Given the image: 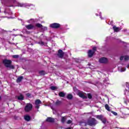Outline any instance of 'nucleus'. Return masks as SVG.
I'll return each mask as SVG.
<instances>
[{"label":"nucleus","instance_id":"f257e3e1","mask_svg":"<svg viewBox=\"0 0 129 129\" xmlns=\"http://www.w3.org/2000/svg\"><path fill=\"white\" fill-rule=\"evenodd\" d=\"M79 123L80 125H82V126H86L87 124L90 125V126H93V125H96L97 124V120L94 118H92L88 120L87 122L85 121H80Z\"/></svg>","mask_w":129,"mask_h":129},{"label":"nucleus","instance_id":"f03ea898","mask_svg":"<svg viewBox=\"0 0 129 129\" xmlns=\"http://www.w3.org/2000/svg\"><path fill=\"white\" fill-rule=\"evenodd\" d=\"M3 64L7 68H10V69H15V66L12 64V60L4 59L3 60Z\"/></svg>","mask_w":129,"mask_h":129},{"label":"nucleus","instance_id":"7ed1b4c3","mask_svg":"<svg viewBox=\"0 0 129 129\" xmlns=\"http://www.w3.org/2000/svg\"><path fill=\"white\" fill-rule=\"evenodd\" d=\"M32 108L33 105L32 104L27 103L25 107V111H26V112H29V111L32 110Z\"/></svg>","mask_w":129,"mask_h":129},{"label":"nucleus","instance_id":"20e7f679","mask_svg":"<svg viewBox=\"0 0 129 129\" xmlns=\"http://www.w3.org/2000/svg\"><path fill=\"white\" fill-rule=\"evenodd\" d=\"M40 104H42V101L39 99L36 100L35 101V107L37 109L40 108Z\"/></svg>","mask_w":129,"mask_h":129},{"label":"nucleus","instance_id":"39448f33","mask_svg":"<svg viewBox=\"0 0 129 129\" xmlns=\"http://www.w3.org/2000/svg\"><path fill=\"white\" fill-rule=\"evenodd\" d=\"M99 62L102 64H106L108 62V59L106 57H101L99 59Z\"/></svg>","mask_w":129,"mask_h":129},{"label":"nucleus","instance_id":"423d86ee","mask_svg":"<svg viewBox=\"0 0 129 129\" xmlns=\"http://www.w3.org/2000/svg\"><path fill=\"white\" fill-rule=\"evenodd\" d=\"M50 27L53 29H58L60 27V24L58 23H53L50 25Z\"/></svg>","mask_w":129,"mask_h":129},{"label":"nucleus","instance_id":"0eeeda50","mask_svg":"<svg viewBox=\"0 0 129 129\" xmlns=\"http://www.w3.org/2000/svg\"><path fill=\"white\" fill-rule=\"evenodd\" d=\"M57 56L59 58H63L64 56V52L61 49H59L58 51Z\"/></svg>","mask_w":129,"mask_h":129},{"label":"nucleus","instance_id":"6e6552de","mask_svg":"<svg viewBox=\"0 0 129 129\" xmlns=\"http://www.w3.org/2000/svg\"><path fill=\"white\" fill-rule=\"evenodd\" d=\"M78 95H79L80 97H81V98H83V99L87 98V96L85 95V94H84L81 92L78 93Z\"/></svg>","mask_w":129,"mask_h":129},{"label":"nucleus","instance_id":"1a4fd4ad","mask_svg":"<svg viewBox=\"0 0 129 129\" xmlns=\"http://www.w3.org/2000/svg\"><path fill=\"white\" fill-rule=\"evenodd\" d=\"M31 5H26L22 3H18L17 4V7H20L21 8H23L24 7H30Z\"/></svg>","mask_w":129,"mask_h":129},{"label":"nucleus","instance_id":"9d476101","mask_svg":"<svg viewBox=\"0 0 129 129\" xmlns=\"http://www.w3.org/2000/svg\"><path fill=\"white\" fill-rule=\"evenodd\" d=\"M123 59L125 61L128 60H129V56L128 55H126V56H121L120 57V60H123Z\"/></svg>","mask_w":129,"mask_h":129},{"label":"nucleus","instance_id":"9b49d317","mask_svg":"<svg viewBox=\"0 0 129 129\" xmlns=\"http://www.w3.org/2000/svg\"><path fill=\"white\" fill-rule=\"evenodd\" d=\"M25 27L27 30H32V29H34V25L32 24L26 25Z\"/></svg>","mask_w":129,"mask_h":129},{"label":"nucleus","instance_id":"f8f14e48","mask_svg":"<svg viewBox=\"0 0 129 129\" xmlns=\"http://www.w3.org/2000/svg\"><path fill=\"white\" fill-rule=\"evenodd\" d=\"M88 56L90 57V58H91L92 56H93V54H94V51H93L91 50H90L88 52Z\"/></svg>","mask_w":129,"mask_h":129},{"label":"nucleus","instance_id":"ddd939ff","mask_svg":"<svg viewBox=\"0 0 129 129\" xmlns=\"http://www.w3.org/2000/svg\"><path fill=\"white\" fill-rule=\"evenodd\" d=\"M113 29L114 30V31L116 32H119V31H120V29L119 28V27H116V26H113Z\"/></svg>","mask_w":129,"mask_h":129},{"label":"nucleus","instance_id":"4468645a","mask_svg":"<svg viewBox=\"0 0 129 129\" xmlns=\"http://www.w3.org/2000/svg\"><path fill=\"white\" fill-rule=\"evenodd\" d=\"M54 118H52V117H48L46 119V121H48V122H54Z\"/></svg>","mask_w":129,"mask_h":129},{"label":"nucleus","instance_id":"2eb2a0df","mask_svg":"<svg viewBox=\"0 0 129 129\" xmlns=\"http://www.w3.org/2000/svg\"><path fill=\"white\" fill-rule=\"evenodd\" d=\"M65 95H66V93L63 92H60L58 93V96H60V97H64Z\"/></svg>","mask_w":129,"mask_h":129},{"label":"nucleus","instance_id":"dca6fc26","mask_svg":"<svg viewBox=\"0 0 129 129\" xmlns=\"http://www.w3.org/2000/svg\"><path fill=\"white\" fill-rule=\"evenodd\" d=\"M61 104H62V102H61V101H59V100H57L55 103V105L56 106H59V105H61Z\"/></svg>","mask_w":129,"mask_h":129},{"label":"nucleus","instance_id":"f3484780","mask_svg":"<svg viewBox=\"0 0 129 129\" xmlns=\"http://www.w3.org/2000/svg\"><path fill=\"white\" fill-rule=\"evenodd\" d=\"M24 119H25V120H27V121H30L31 119V117L29 115H25L24 116Z\"/></svg>","mask_w":129,"mask_h":129},{"label":"nucleus","instance_id":"a211bd4d","mask_svg":"<svg viewBox=\"0 0 129 129\" xmlns=\"http://www.w3.org/2000/svg\"><path fill=\"white\" fill-rule=\"evenodd\" d=\"M23 78H24L23 77V76L18 77L17 80V83H20V82H21V81H22V80H23Z\"/></svg>","mask_w":129,"mask_h":129},{"label":"nucleus","instance_id":"6ab92c4d","mask_svg":"<svg viewBox=\"0 0 129 129\" xmlns=\"http://www.w3.org/2000/svg\"><path fill=\"white\" fill-rule=\"evenodd\" d=\"M18 99L19 100H24V96L22 94H20L19 96L18 97Z\"/></svg>","mask_w":129,"mask_h":129},{"label":"nucleus","instance_id":"aec40b11","mask_svg":"<svg viewBox=\"0 0 129 129\" xmlns=\"http://www.w3.org/2000/svg\"><path fill=\"white\" fill-rule=\"evenodd\" d=\"M126 69L125 68H120L119 67L118 68V71H120V72H124L126 70Z\"/></svg>","mask_w":129,"mask_h":129},{"label":"nucleus","instance_id":"412c9836","mask_svg":"<svg viewBox=\"0 0 129 129\" xmlns=\"http://www.w3.org/2000/svg\"><path fill=\"white\" fill-rule=\"evenodd\" d=\"M96 118H98V119H100V120H101V119H102V118H103L102 115H98L96 116Z\"/></svg>","mask_w":129,"mask_h":129},{"label":"nucleus","instance_id":"4be33fe9","mask_svg":"<svg viewBox=\"0 0 129 129\" xmlns=\"http://www.w3.org/2000/svg\"><path fill=\"white\" fill-rule=\"evenodd\" d=\"M105 107L106 109L107 110H108V111H110V107H109V106H108V105L107 104H106L105 105Z\"/></svg>","mask_w":129,"mask_h":129},{"label":"nucleus","instance_id":"5701e85b","mask_svg":"<svg viewBox=\"0 0 129 129\" xmlns=\"http://www.w3.org/2000/svg\"><path fill=\"white\" fill-rule=\"evenodd\" d=\"M67 98H68V99H72V98H73V96L71 94H68L67 96Z\"/></svg>","mask_w":129,"mask_h":129},{"label":"nucleus","instance_id":"b1692460","mask_svg":"<svg viewBox=\"0 0 129 129\" xmlns=\"http://www.w3.org/2000/svg\"><path fill=\"white\" fill-rule=\"evenodd\" d=\"M36 27H37V28H40V29L42 28V27H43V25H42L40 23H37L35 25Z\"/></svg>","mask_w":129,"mask_h":129},{"label":"nucleus","instance_id":"393cba45","mask_svg":"<svg viewBox=\"0 0 129 129\" xmlns=\"http://www.w3.org/2000/svg\"><path fill=\"white\" fill-rule=\"evenodd\" d=\"M39 73L40 75H45V71H39Z\"/></svg>","mask_w":129,"mask_h":129},{"label":"nucleus","instance_id":"a878e982","mask_svg":"<svg viewBox=\"0 0 129 129\" xmlns=\"http://www.w3.org/2000/svg\"><path fill=\"white\" fill-rule=\"evenodd\" d=\"M66 120V118H65V117H62L61 118V121L62 123H64V122H65V121Z\"/></svg>","mask_w":129,"mask_h":129},{"label":"nucleus","instance_id":"bb28decb","mask_svg":"<svg viewBox=\"0 0 129 129\" xmlns=\"http://www.w3.org/2000/svg\"><path fill=\"white\" fill-rule=\"evenodd\" d=\"M41 29L42 31H47V27H44V26H42Z\"/></svg>","mask_w":129,"mask_h":129},{"label":"nucleus","instance_id":"cd10ccee","mask_svg":"<svg viewBox=\"0 0 129 129\" xmlns=\"http://www.w3.org/2000/svg\"><path fill=\"white\" fill-rule=\"evenodd\" d=\"M101 120L102 121L103 123H105L106 122V119L105 118H102Z\"/></svg>","mask_w":129,"mask_h":129},{"label":"nucleus","instance_id":"c85d7f7f","mask_svg":"<svg viewBox=\"0 0 129 129\" xmlns=\"http://www.w3.org/2000/svg\"><path fill=\"white\" fill-rule=\"evenodd\" d=\"M38 44H39L40 45H41V46H44V45H45V43H44V42L41 41L40 42H38Z\"/></svg>","mask_w":129,"mask_h":129},{"label":"nucleus","instance_id":"c756f323","mask_svg":"<svg viewBox=\"0 0 129 129\" xmlns=\"http://www.w3.org/2000/svg\"><path fill=\"white\" fill-rule=\"evenodd\" d=\"M126 86L128 89H126V91H129V83H126Z\"/></svg>","mask_w":129,"mask_h":129},{"label":"nucleus","instance_id":"7c9ffc66","mask_svg":"<svg viewBox=\"0 0 129 129\" xmlns=\"http://www.w3.org/2000/svg\"><path fill=\"white\" fill-rule=\"evenodd\" d=\"M50 89H51V90H56V89H57V88H56V87L55 86H51L50 87Z\"/></svg>","mask_w":129,"mask_h":129},{"label":"nucleus","instance_id":"2f4dec72","mask_svg":"<svg viewBox=\"0 0 129 129\" xmlns=\"http://www.w3.org/2000/svg\"><path fill=\"white\" fill-rule=\"evenodd\" d=\"M19 55H13V58H14L15 59H17L19 58Z\"/></svg>","mask_w":129,"mask_h":129},{"label":"nucleus","instance_id":"473e14b6","mask_svg":"<svg viewBox=\"0 0 129 129\" xmlns=\"http://www.w3.org/2000/svg\"><path fill=\"white\" fill-rule=\"evenodd\" d=\"M88 97L89 99H91L92 98V95L91 94H88Z\"/></svg>","mask_w":129,"mask_h":129},{"label":"nucleus","instance_id":"72a5a7b5","mask_svg":"<svg viewBox=\"0 0 129 129\" xmlns=\"http://www.w3.org/2000/svg\"><path fill=\"white\" fill-rule=\"evenodd\" d=\"M111 113L114 114V115H117V113H116V112H114L113 111H111Z\"/></svg>","mask_w":129,"mask_h":129},{"label":"nucleus","instance_id":"f704fd0d","mask_svg":"<svg viewBox=\"0 0 129 129\" xmlns=\"http://www.w3.org/2000/svg\"><path fill=\"white\" fill-rule=\"evenodd\" d=\"M72 123V120H69L67 122V123H68V124H70V123Z\"/></svg>","mask_w":129,"mask_h":129},{"label":"nucleus","instance_id":"c9c22d12","mask_svg":"<svg viewBox=\"0 0 129 129\" xmlns=\"http://www.w3.org/2000/svg\"><path fill=\"white\" fill-rule=\"evenodd\" d=\"M93 51L94 52V53H95V51H96V47H93Z\"/></svg>","mask_w":129,"mask_h":129},{"label":"nucleus","instance_id":"e433bc0d","mask_svg":"<svg viewBox=\"0 0 129 129\" xmlns=\"http://www.w3.org/2000/svg\"><path fill=\"white\" fill-rule=\"evenodd\" d=\"M33 19H31L29 20L28 21V23H29V24H31V23H32V21H33Z\"/></svg>","mask_w":129,"mask_h":129},{"label":"nucleus","instance_id":"4c0bfd02","mask_svg":"<svg viewBox=\"0 0 129 129\" xmlns=\"http://www.w3.org/2000/svg\"><path fill=\"white\" fill-rule=\"evenodd\" d=\"M26 96H27V97H30V96H31V94L30 93L26 94Z\"/></svg>","mask_w":129,"mask_h":129},{"label":"nucleus","instance_id":"58836bf2","mask_svg":"<svg viewBox=\"0 0 129 129\" xmlns=\"http://www.w3.org/2000/svg\"><path fill=\"white\" fill-rule=\"evenodd\" d=\"M99 16L101 20H103V18H102V17L101 16V13H100Z\"/></svg>","mask_w":129,"mask_h":129},{"label":"nucleus","instance_id":"ea45409f","mask_svg":"<svg viewBox=\"0 0 129 129\" xmlns=\"http://www.w3.org/2000/svg\"><path fill=\"white\" fill-rule=\"evenodd\" d=\"M66 129H72V128H71V127H69L68 128H66Z\"/></svg>","mask_w":129,"mask_h":129},{"label":"nucleus","instance_id":"a19ab883","mask_svg":"<svg viewBox=\"0 0 129 129\" xmlns=\"http://www.w3.org/2000/svg\"><path fill=\"white\" fill-rule=\"evenodd\" d=\"M112 24H113V22L111 21V22H110V25H112Z\"/></svg>","mask_w":129,"mask_h":129},{"label":"nucleus","instance_id":"79ce46f5","mask_svg":"<svg viewBox=\"0 0 129 129\" xmlns=\"http://www.w3.org/2000/svg\"><path fill=\"white\" fill-rule=\"evenodd\" d=\"M124 32H126V29L124 30Z\"/></svg>","mask_w":129,"mask_h":129},{"label":"nucleus","instance_id":"37998d69","mask_svg":"<svg viewBox=\"0 0 129 129\" xmlns=\"http://www.w3.org/2000/svg\"><path fill=\"white\" fill-rule=\"evenodd\" d=\"M96 16H98V14H96Z\"/></svg>","mask_w":129,"mask_h":129},{"label":"nucleus","instance_id":"c03bdc74","mask_svg":"<svg viewBox=\"0 0 129 129\" xmlns=\"http://www.w3.org/2000/svg\"><path fill=\"white\" fill-rule=\"evenodd\" d=\"M128 67H129V65H128V66H127V68H128Z\"/></svg>","mask_w":129,"mask_h":129},{"label":"nucleus","instance_id":"a18cd8bd","mask_svg":"<svg viewBox=\"0 0 129 129\" xmlns=\"http://www.w3.org/2000/svg\"><path fill=\"white\" fill-rule=\"evenodd\" d=\"M1 96H0V100H1Z\"/></svg>","mask_w":129,"mask_h":129}]
</instances>
